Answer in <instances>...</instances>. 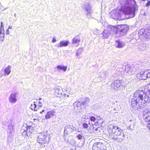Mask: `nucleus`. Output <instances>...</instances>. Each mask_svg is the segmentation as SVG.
Listing matches in <instances>:
<instances>
[{"label": "nucleus", "mask_w": 150, "mask_h": 150, "mask_svg": "<svg viewBox=\"0 0 150 150\" xmlns=\"http://www.w3.org/2000/svg\"><path fill=\"white\" fill-rule=\"evenodd\" d=\"M119 2L121 5L120 9L111 12L112 18L121 20L134 17L135 12L138 10L134 0H119Z\"/></svg>", "instance_id": "nucleus-1"}, {"label": "nucleus", "mask_w": 150, "mask_h": 150, "mask_svg": "<svg viewBox=\"0 0 150 150\" xmlns=\"http://www.w3.org/2000/svg\"><path fill=\"white\" fill-rule=\"evenodd\" d=\"M146 102L149 103V100L146 95L145 91L137 90L134 93L131 103L132 107L134 110L142 107Z\"/></svg>", "instance_id": "nucleus-2"}, {"label": "nucleus", "mask_w": 150, "mask_h": 150, "mask_svg": "<svg viewBox=\"0 0 150 150\" xmlns=\"http://www.w3.org/2000/svg\"><path fill=\"white\" fill-rule=\"evenodd\" d=\"M107 129L110 137L114 141L121 142L125 139V135L122 130L118 127L110 125Z\"/></svg>", "instance_id": "nucleus-3"}, {"label": "nucleus", "mask_w": 150, "mask_h": 150, "mask_svg": "<svg viewBox=\"0 0 150 150\" xmlns=\"http://www.w3.org/2000/svg\"><path fill=\"white\" fill-rule=\"evenodd\" d=\"M129 28V27L126 25H117L115 27V30L121 36H125L127 33Z\"/></svg>", "instance_id": "nucleus-4"}, {"label": "nucleus", "mask_w": 150, "mask_h": 150, "mask_svg": "<svg viewBox=\"0 0 150 150\" xmlns=\"http://www.w3.org/2000/svg\"><path fill=\"white\" fill-rule=\"evenodd\" d=\"M31 128V126L28 127V125L26 124H24L20 130V133L22 136L25 138L29 136L32 131V129H30Z\"/></svg>", "instance_id": "nucleus-5"}, {"label": "nucleus", "mask_w": 150, "mask_h": 150, "mask_svg": "<svg viewBox=\"0 0 150 150\" xmlns=\"http://www.w3.org/2000/svg\"><path fill=\"white\" fill-rule=\"evenodd\" d=\"M90 100L89 98H86L84 99V100L82 102V103L80 102H75L74 104V109L77 110H80L81 109L82 106L88 105Z\"/></svg>", "instance_id": "nucleus-6"}, {"label": "nucleus", "mask_w": 150, "mask_h": 150, "mask_svg": "<svg viewBox=\"0 0 150 150\" xmlns=\"http://www.w3.org/2000/svg\"><path fill=\"white\" fill-rule=\"evenodd\" d=\"M49 139L46 133H41L38 135L37 141L38 143L41 144H46L49 142Z\"/></svg>", "instance_id": "nucleus-7"}, {"label": "nucleus", "mask_w": 150, "mask_h": 150, "mask_svg": "<svg viewBox=\"0 0 150 150\" xmlns=\"http://www.w3.org/2000/svg\"><path fill=\"white\" fill-rule=\"evenodd\" d=\"M115 30V27L112 26H110L106 29L104 30L101 33V37L103 39H107L109 38L112 31Z\"/></svg>", "instance_id": "nucleus-8"}, {"label": "nucleus", "mask_w": 150, "mask_h": 150, "mask_svg": "<svg viewBox=\"0 0 150 150\" xmlns=\"http://www.w3.org/2000/svg\"><path fill=\"white\" fill-rule=\"evenodd\" d=\"M105 145L101 142H95L93 146V150H107Z\"/></svg>", "instance_id": "nucleus-9"}, {"label": "nucleus", "mask_w": 150, "mask_h": 150, "mask_svg": "<svg viewBox=\"0 0 150 150\" xmlns=\"http://www.w3.org/2000/svg\"><path fill=\"white\" fill-rule=\"evenodd\" d=\"M123 81L121 80H116L111 83V87L115 90H117L120 86H123Z\"/></svg>", "instance_id": "nucleus-10"}, {"label": "nucleus", "mask_w": 150, "mask_h": 150, "mask_svg": "<svg viewBox=\"0 0 150 150\" xmlns=\"http://www.w3.org/2000/svg\"><path fill=\"white\" fill-rule=\"evenodd\" d=\"M76 128L71 125H67L65 126L64 133L65 134L67 135L68 134L70 133L73 131L75 130Z\"/></svg>", "instance_id": "nucleus-11"}, {"label": "nucleus", "mask_w": 150, "mask_h": 150, "mask_svg": "<svg viewBox=\"0 0 150 150\" xmlns=\"http://www.w3.org/2000/svg\"><path fill=\"white\" fill-rule=\"evenodd\" d=\"M147 76L146 73H145V71H141L139 74H138L137 75V77L139 79L145 80L147 78Z\"/></svg>", "instance_id": "nucleus-12"}, {"label": "nucleus", "mask_w": 150, "mask_h": 150, "mask_svg": "<svg viewBox=\"0 0 150 150\" xmlns=\"http://www.w3.org/2000/svg\"><path fill=\"white\" fill-rule=\"evenodd\" d=\"M149 113H146L143 116V117L144 119L146 122L148 123L147 124V127L150 130V115H149Z\"/></svg>", "instance_id": "nucleus-13"}, {"label": "nucleus", "mask_w": 150, "mask_h": 150, "mask_svg": "<svg viewBox=\"0 0 150 150\" xmlns=\"http://www.w3.org/2000/svg\"><path fill=\"white\" fill-rule=\"evenodd\" d=\"M16 96L15 93H11L10 94L8 98L9 101L10 103H16L17 100Z\"/></svg>", "instance_id": "nucleus-14"}, {"label": "nucleus", "mask_w": 150, "mask_h": 150, "mask_svg": "<svg viewBox=\"0 0 150 150\" xmlns=\"http://www.w3.org/2000/svg\"><path fill=\"white\" fill-rule=\"evenodd\" d=\"M125 72L127 75H131L133 74L132 68L128 65L125 66Z\"/></svg>", "instance_id": "nucleus-15"}, {"label": "nucleus", "mask_w": 150, "mask_h": 150, "mask_svg": "<svg viewBox=\"0 0 150 150\" xmlns=\"http://www.w3.org/2000/svg\"><path fill=\"white\" fill-rule=\"evenodd\" d=\"M69 42L68 41L61 40L59 42V44H58L57 47H63L67 46Z\"/></svg>", "instance_id": "nucleus-16"}, {"label": "nucleus", "mask_w": 150, "mask_h": 150, "mask_svg": "<svg viewBox=\"0 0 150 150\" xmlns=\"http://www.w3.org/2000/svg\"><path fill=\"white\" fill-rule=\"evenodd\" d=\"M124 43L119 40L115 41V47L117 48H121L124 45Z\"/></svg>", "instance_id": "nucleus-17"}, {"label": "nucleus", "mask_w": 150, "mask_h": 150, "mask_svg": "<svg viewBox=\"0 0 150 150\" xmlns=\"http://www.w3.org/2000/svg\"><path fill=\"white\" fill-rule=\"evenodd\" d=\"M145 92L147 98H149L150 101V84L146 85L145 87Z\"/></svg>", "instance_id": "nucleus-18"}, {"label": "nucleus", "mask_w": 150, "mask_h": 150, "mask_svg": "<svg viewBox=\"0 0 150 150\" xmlns=\"http://www.w3.org/2000/svg\"><path fill=\"white\" fill-rule=\"evenodd\" d=\"M55 93L57 96L59 97L62 94V89L61 87L57 86L55 88Z\"/></svg>", "instance_id": "nucleus-19"}, {"label": "nucleus", "mask_w": 150, "mask_h": 150, "mask_svg": "<svg viewBox=\"0 0 150 150\" xmlns=\"http://www.w3.org/2000/svg\"><path fill=\"white\" fill-rule=\"evenodd\" d=\"M80 41V39L78 36H76L73 40V43L77 46Z\"/></svg>", "instance_id": "nucleus-20"}, {"label": "nucleus", "mask_w": 150, "mask_h": 150, "mask_svg": "<svg viewBox=\"0 0 150 150\" xmlns=\"http://www.w3.org/2000/svg\"><path fill=\"white\" fill-rule=\"evenodd\" d=\"M138 33L139 37H142L143 36L144 37L146 38V30L144 29H141L138 32Z\"/></svg>", "instance_id": "nucleus-21"}, {"label": "nucleus", "mask_w": 150, "mask_h": 150, "mask_svg": "<svg viewBox=\"0 0 150 150\" xmlns=\"http://www.w3.org/2000/svg\"><path fill=\"white\" fill-rule=\"evenodd\" d=\"M84 6H84L83 7L85 8V10L87 12V15H88V14H90L91 9L89 4L85 5Z\"/></svg>", "instance_id": "nucleus-22"}, {"label": "nucleus", "mask_w": 150, "mask_h": 150, "mask_svg": "<svg viewBox=\"0 0 150 150\" xmlns=\"http://www.w3.org/2000/svg\"><path fill=\"white\" fill-rule=\"evenodd\" d=\"M148 47V45L145 43H143L140 45L139 48L142 51H144L147 49Z\"/></svg>", "instance_id": "nucleus-23"}, {"label": "nucleus", "mask_w": 150, "mask_h": 150, "mask_svg": "<svg viewBox=\"0 0 150 150\" xmlns=\"http://www.w3.org/2000/svg\"><path fill=\"white\" fill-rule=\"evenodd\" d=\"M11 68V67L10 65H8V67L4 69L5 76L6 74L8 75L10 74L11 71L10 70Z\"/></svg>", "instance_id": "nucleus-24"}, {"label": "nucleus", "mask_w": 150, "mask_h": 150, "mask_svg": "<svg viewBox=\"0 0 150 150\" xmlns=\"http://www.w3.org/2000/svg\"><path fill=\"white\" fill-rule=\"evenodd\" d=\"M57 69L60 70H62L64 72L66 71L67 68V67H65L64 66L60 65L57 66Z\"/></svg>", "instance_id": "nucleus-25"}, {"label": "nucleus", "mask_w": 150, "mask_h": 150, "mask_svg": "<svg viewBox=\"0 0 150 150\" xmlns=\"http://www.w3.org/2000/svg\"><path fill=\"white\" fill-rule=\"evenodd\" d=\"M54 115H55L53 114V113H47L46 115H45V118L46 119H48L51 118Z\"/></svg>", "instance_id": "nucleus-26"}, {"label": "nucleus", "mask_w": 150, "mask_h": 150, "mask_svg": "<svg viewBox=\"0 0 150 150\" xmlns=\"http://www.w3.org/2000/svg\"><path fill=\"white\" fill-rule=\"evenodd\" d=\"M13 129V125L11 123L8 125V129L9 131V132L11 133Z\"/></svg>", "instance_id": "nucleus-27"}, {"label": "nucleus", "mask_w": 150, "mask_h": 150, "mask_svg": "<svg viewBox=\"0 0 150 150\" xmlns=\"http://www.w3.org/2000/svg\"><path fill=\"white\" fill-rule=\"evenodd\" d=\"M35 103V102H34L33 104H31L30 108L32 110H34V111H37V109H36V104Z\"/></svg>", "instance_id": "nucleus-28"}, {"label": "nucleus", "mask_w": 150, "mask_h": 150, "mask_svg": "<svg viewBox=\"0 0 150 150\" xmlns=\"http://www.w3.org/2000/svg\"><path fill=\"white\" fill-rule=\"evenodd\" d=\"M83 50V49L82 48H79L77 50L76 55L77 56H78L79 55V54H80L82 52Z\"/></svg>", "instance_id": "nucleus-29"}, {"label": "nucleus", "mask_w": 150, "mask_h": 150, "mask_svg": "<svg viewBox=\"0 0 150 150\" xmlns=\"http://www.w3.org/2000/svg\"><path fill=\"white\" fill-rule=\"evenodd\" d=\"M77 138L79 140L84 139V137L82 134H80L77 135Z\"/></svg>", "instance_id": "nucleus-30"}, {"label": "nucleus", "mask_w": 150, "mask_h": 150, "mask_svg": "<svg viewBox=\"0 0 150 150\" xmlns=\"http://www.w3.org/2000/svg\"><path fill=\"white\" fill-rule=\"evenodd\" d=\"M104 122V121L103 120V119H102V121H101L99 119H97V123L98 125H102Z\"/></svg>", "instance_id": "nucleus-31"}, {"label": "nucleus", "mask_w": 150, "mask_h": 150, "mask_svg": "<svg viewBox=\"0 0 150 150\" xmlns=\"http://www.w3.org/2000/svg\"><path fill=\"white\" fill-rule=\"evenodd\" d=\"M146 36H150V28L149 29H146Z\"/></svg>", "instance_id": "nucleus-32"}, {"label": "nucleus", "mask_w": 150, "mask_h": 150, "mask_svg": "<svg viewBox=\"0 0 150 150\" xmlns=\"http://www.w3.org/2000/svg\"><path fill=\"white\" fill-rule=\"evenodd\" d=\"M3 23L2 22L1 23V25L0 29V32H4V26L3 25Z\"/></svg>", "instance_id": "nucleus-33"}, {"label": "nucleus", "mask_w": 150, "mask_h": 150, "mask_svg": "<svg viewBox=\"0 0 150 150\" xmlns=\"http://www.w3.org/2000/svg\"><path fill=\"white\" fill-rule=\"evenodd\" d=\"M145 73L146 74L148 77H150V70H145Z\"/></svg>", "instance_id": "nucleus-34"}, {"label": "nucleus", "mask_w": 150, "mask_h": 150, "mask_svg": "<svg viewBox=\"0 0 150 150\" xmlns=\"http://www.w3.org/2000/svg\"><path fill=\"white\" fill-rule=\"evenodd\" d=\"M4 32H0V39H1V40L2 41H3V39L4 37Z\"/></svg>", "instance_id": "nucleus-35"}, {"label": "nucleus", "mask_w": 150, "mask_h": 150, "mask_svg": "<svg viewBox=\"0 0 150 150\" xmlns=\"http://www.w3.org/2000/svg\"><path fill=\"white\" fill-rule=\"evenodd\" d=\"M29 146H24L23 147H21V150H29Z\"/></svg>", "instance_id": "nucleus-36"}, {"label": "nucleus", "mask_w": 150, "mask_h": 150, "mask_svg": "<svg viewBox=\"0 0 150 150\" xmlns=\"http://www.w3.org/2000/svg\"><path fill=\"white\" fill-rule=\"evenodd\" d=\"M11 123V121H10L9 122H6L5 121H3V125H7V124H10Z\"/></svg>", "instance_id": "nucleus-37"}, {"label": "nucleus", "mask_w": 150, "mask_h": 150, "mask_svg": "<svg viewBox=\"0 0 150 150\" xmlns=\"http://www.w3.org/2000/svg\"><path fill=\"white\" fill-rule=\"evenodd\" d=\"M71 143L73 145H76V141L74 140V139H73L72 141H71ZM76 146V145H75Z\"/></svg>", "instance_id": "nucleus-38"}, {"label": "nucleus", "mask_w": 150, "mask_h": 150, "mask_svg": "<svg viewBox=\"0 0 150 150\" xmlns=\"http://www.w3.org/2000/svg\"><path fill=\"white\" fill-rule=\"evenodd\" d=\"M82 126L84 128H86L88 127V125L86 123H83L82 124Z\"/></svg>", "instance_id": "nucleus-39"}, {"label": "nucleus", "mask_w": 150, "mask_h": 150, "mask_svg": "<svg viewBox=\"0 0 150 150\" xmlns=\"http://www.w3.org/2000/svg\"><path fill=\"white\" fill-rule=\"evenodd\" d=\"M100 128H99V127H98V128H94V127H93V131H94V132H96V131H100V130H99V129Z\"/></svg>", "instance_id": "nucleus-40"}, {"label": "nucleus", "mask_w": 150, "mask_h": 150, "mask_svg": "<svg viewBox=\"0 0 150 150\" xmlns=\"http://www.w3.org/2000/svg\"><path fill=\"white\" fill-rule=\"evenodd\" d=\"M90 120L92 121H95L96 120V118L95 117L92 116L91 117Z\"/></svg>", "instance_id": "nucleus-41"}, {"label": "nucleus", "mask_w": 150, "mask_h": 150, "mask_svg": "<svg viewBox=\"0 0 150 150\" xmlns=\"http://www.w3.org/2000/svg\"><path fill=\"white\" fill-rule=\"evenodd\" d=\"M100 105H96L94 106V108L96 110L97 109L96 108V107L99 109L100 108Z\"/></svg>", "instance_id": "nucleus-42"}, {"label": "nucleus", "mask_w": 150, "mask_h": 150, "mask_svg": "<svg viewBox=\"0 0 150 150\" xmlns=\"http://www.w3.org/2000/svg\"><path fill=\"white\" fill-rule=\"evenodd\" d=\"M150 5V1H148L146 3V7H148Z\"/></svg>", "instance_id": "nucleus-43"}, {"label": "nucleus", "mask_w": 150, "mask_h": 150, "mask_svg": "<svg viewBox=\"0 0 150 150\" xmlns=\"http://www.w3.org/2000/svg\"><path fill=\"white\" fill-rule=\"evenodd\" d=\"M56 41V40L55 38L54 37H53V39H52V42L54 43V42H55Z\"/></svg>", "instance_id": "nucleus-44"}, {"label": "nucleus", "mask_w": 150, "mask_h": 150, "mask_svg": "<svg viewBox=\"0 0 150 150\" xmlns=\"http://www.w3.org/2000/svg\"><path fill=\"white\" fill-rule=\"evenodd\" d=\"M38 103H39V106L40 107H41L42 105V103L41 101H39Z\"/></svg>", "instance_id": "nucleus-45"}, {"label": "nucleus", "mask_w": 150, "mask_h": 150, "mask_svg": "<svg viewBox=\"0 0 150 150\" xmlns=\"http://www.w3.org/2000/svg\"><path fill=\"white\" fill-rule=\"evenodd\" d=\"M111 108H112V110L110 111L111 112V111L113 112V110H116V109L115 108H113V107H112Z\"/></svg>", "instance_id": "nucleus-46"}, {"label": "nucleus", "mask_w": 150, "mask_h": 150, "mask_svg": "<svg viewBox=\"0 0 150 150\" xmlns=\"http://www.w3.org/2000/svg\"><path fill=\"white\" fill-rule=\"evenodd\" d=\"M6 34L8 35L9 34V30H8V29L6 31Z\"/></svg>", "instance_id": "nucleus-47"}, {"label": "nucleus", "mask_w": 150, "mask_h": 150, "mask_svg": "<svg viewBox=\"0 0 150 150\" xmlns=\"http://www.w3.org/2000/svg\"><path fill=\"white\" fill-rule=\"evenodd\" d=\"M98 119H99V120H100L101 121H102V119H103L101 118L100 117H98Z\"/></svg>", "instance_id": "nucleus-48"}, {"label": "nucleus", "mask_w": 150, "mask_h": 150, "mask_svg": "<svg viewBox=\"0 0 150 150\" xmlns=\"http://www.w3.org/2000/svg\"><path fill=\"white\" fill-rule=\"evenodd\" d=\"M103 74H104V75H105V76H106L107 74V73L106 72H103Z\"/></svg>", "instance_id": "nucleus-49"}, {"label": "nucleus", "mask_w": 150, "mask_h": 150, "mask_svg": "<svg viewBox=\"0 0 150 150\" xmlns=\"http://www.w3.org/2000/svg\"><path fill=\"white\" fill-rule=\"evenodd\" d=\"M11 28H12L11 26H9V27H8V29H11Z\"/></svg>", "instance_id": "nucleus-50"}, {"label": "nucleus", "mask_w": 150, "mask_h": 150, "mask_svg": "<svg viewBox=\"0 0 150 150\" xmlns=\"http://www.w3.org/2000/svg\"><path fill=\"white\" fill-rule=\"evenodd\" d=\"M44 111V110H42L41 111H40L39 112H42Z\"/></svg>", "instance_id": "nucleus-51"}, {"label": "nucleus", "mask_w": 150, "mask_h": 150, "mask_svg": "<svg viewBox=\"0 0 150 150\" xmlns=\"http://www.w3.org/2000/svg\"><path fill=\"white\" fill-rule=\"evenodd\" d=\"M27 146V145H24V146H23V145H22V146H23V147L24 146Z\"/></svg>", "instance_id": "nucleus-52"}, {"label": "nucleus", "mask_w": 150, "mask_h": 150, "mask_svg": "<svg viewBox=\"0 0 150 150\" xmlns=\"http://www.w3.org/2000/svg\"><path fill=\"white\" fill-rule=\"evenodd\" d=\"M42 99V98H40L39 99V100H40Z\"/></svg>", "instance_id": "nucleus-53"}, {"label": "nucleus", "mask_w": 150, "mask_h": 150, "mask_svg": "<svg viewBox=\"0 0 150 150\" xmlns=\"http://www.w3.org/2000/svg\"><path fill=\"white\" fill-rule=\"evenodd\" d=\"M38 108H37V105H36V109H37V110Z\"/></svg>", "instance_id": "nucleus-54"}, {"label": "nucleus", "mask_w": 150, "mask_h": 150, "mask_svg": "<svg viewBox=\"0 0 150 150\" xmlns=\"http://www.w3.org/2000/svg\"><path fill=\"white\" fill-rule=\"evenodd\" d=\"M47 112L49 113V112H49V111H48Z\"/></svg>", "instance_id": "nucleus-55"}]
</instances>
